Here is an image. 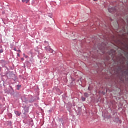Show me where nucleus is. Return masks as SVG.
Returning a JSON list of instances; mask_svg holds the SVG:
<instances>
[{
  "instance_id": "f257e3e1",
  "label": "nucleus",
  "mask_w": 128,
  "mask_h": 128,
  "mask_svg": "<svg viewBox=\"0 0 128 128\" xmlns=\"http://www.w3.org/2000/svg\"><path fill=\"white\" fill-rule=\"evenodd\" d=\"M104 46L101 45L100 46H98V48H96V50L98 52H99V50H100V51H101L102 52V53H104V52L102 51V50H104Z\"/></svg>"
},
{
  "instance_id": "f03ea898",
  "label": "nucleus",
  "mask_w": 128,
  "mask_h": 128,
  "mask_svg": "<svg viewBox=\"0 0 128 128\" xmlns=\"http://www.w3.org/2000/svg\"><path fill=\"white\" fill-rule=\"evenodd\" d=\"M108 10L110 12H114L116 11L115 8H108Z\"/></svg>"
},
{
  "instance_id": "7ed1b4c3",
  "label": "nucleus",
  "mask_w": 128,
  "mask_h": 128,
  "mask_svg": "<svg viewBox=\"0 0 128 128\" xmlns=\"http://www.w3.org/2000/svg\"><path fill=\"white\" fill-rule=\"evenodd\" d=\"M45 50H46L50 51V50L51 48L49 46H45Z\"/></svg>"
},
{
  "instance_id": "20e7f679",
  "label": "nucleus",
  "mask_w": 128,
  "mask_h": 128,
  "mask_svg": "<svg viewBox=\"0 0 128 128\" xmlns=\"http://www.w3.org/2000/svg\"><path fill=\"white\" fill-rule=\"evenodd\" d=\"M15 114H16V116H20V113L18 111H15Z\"/></svg>"
},
{
  "instance_id": "39448f33",
  "label": "nucleus",
  "mask_w": 128,
  "mask_h": 128,
  "mask_svg": "<svg viewBox=\"0 0 128 128\" xmlns=\"http://www.w3.org/2000/svg\"><path fill=\"white\" fill-rule=\"evenodd\" d=\"M22 2L26 4H28L29 2V0H22Z\"/></svg>"
},
{
  "instance_id": "423d86ee",
  "label": "nucleus",
  "mask_w": 128,
  "mask_h": 128,
  "mask_svg": "<svg viewBox=\"0 0 128 128\" xmlns=\"http://www.w3.org/2000/svg\"><path fill=\"white\" fill-rule=\"evenodd\" d=\"M84 96H85L86 97H88V94H87V93H84Z\"/></svg>"
},
{
  "instance_id": "0eeeda50",
  "label": "nucleus",
  "mask_w": 128,
  "mask_h": 128,
  "mask_svg": "<svg viewBox=\"0 0 128 128\" xmlns=\"http://www.w3.org/2000/svg\"><path fill=\"white\" fill-rule=\"evenodd\" d=\"M82 100L84 102L86 100V98L84 97H82Z\"/></svg>"
},
{
  "instance_id": "6e6552de",
  "label": "nucleus",
  "mask_w": 128,
  "mask_h": 128,
  "mask_svg": "<svg viewBox=\"0 0 128 128\" xmlns=\"http://www.w3.org/2000/svg\"><path fill=\"white\" fill-rule=\"evenodd\" d=\"M4 52V50H0V54Z\"/></svg>"
},
{
  "instance_id": "1a4fd4ad",
  "label": "nucleus",
  "mask_w": 128,
  "mask_h": 128,
  "mask_svg": "<svg viewBox=\"0 0 128 128\" xmlns=\"http://www.w3.org/2000/svg\"><path fill=\"white\" fill-rule=\"evenodd\" d=\"M24 57H25L26 58H28V56H24Z\"/></svg>"
},
{
  "instance_id": "9d476101",
  "label": "nucleus",
  "mask_w": 128,
  "mask_h": 128,
  "mask_svg": "<svg viewBox=\"0 0 128 128\" xmlns=\"http://www.w3.org/2000/svg\"><path fill=\"white\" fill-rule=\"evenodd\" d=\"M22 55L24 56H26L25 54H22Z\"/></svg>"
},
{
  "instance_id": "9b49d317",
  "label": "nucleus",
  "mask_w": 128,
  "mask_h": 128,
  "mask_svg": "<svg viewBox=\"0 0 128 128\" xmlns=\"http://www.w3.org/2000/svg\"><path fill=\"white\" fill-rule=\"evenodd\" d=\"M21 60H24V58H21Z\"/></svg>"
},
{
  "instance_id": "f8f14e48",
  "label": "nucleus",
  "mask_w": 128,
  "mask_h": 128,
  "mask_svg": "<svg viewBox=\"0 0 128 128\" xmlns=\"http://www.w3.org/2000/svg\"><path fill=\"white\" fill-rule=\"evenodd\" d=\"M18 52H21L20 50H18Z\"/></svg>"
},
{
  "instance_id": "ddd939ff",
  "label": "nucleus",
  "mask_w": 128,
  "mask_h": 128,
  "mask_svg": "<svg viewBox=\"0 0 128 128\" xmlns=\"http://www.w3.org/2000/svg\"><path fill=\"white\" fill-rule=\"evenodd\" d=\"M94 0V2H96L97 1V0Z\"/></svg>"
},
{
  "instance_id": "4468645a",
  "label": "nucleus",
  "mask_w": 128,
  "mask_h": 128,
  "mask_svg": "<svg viewBox=\"0 0 128 128\" xmlns=\"http://www.w3.org/2000/svg\"><path fill=\"white\" fill-rule=\"evenodd\" d=\"M18 56H20V54H18Z\"/></svg>"
},
{
  "instance_id": "2eb2a0df",
  "label": "nucleus",
  "mask_w": 128,
  "mask_h": 128,
  "mask_svg": "<svg viewBox=\"0 0 128 128\" xmlns=\"http://www.w3.org/2000/svg\"><path fill=\"white\" fill-rule=\"evenodd\" d=\"M1 71V67H0V72Z\"/></svg>"
},
{
  "instance_id": "dca6fc26",
  "label": "nucleus",
  "mask_w": 128,
  "mask_h": 128,
  "mask_svg": "<svg viewBox=\"0 0 128 128\" xmlns=\"http://www.w3.org/2000/svg\"><path fill=\"white\" fill-rule=\"evenodd\" d=\"M14 50H15V51H16V49H14Z\"/></svg>"
}]
</instances>
